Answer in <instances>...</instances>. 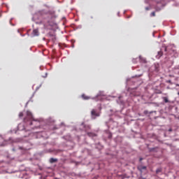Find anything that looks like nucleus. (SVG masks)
Here are the masks:
<instances>
[{
  "label": "nucleus",
  "mask_w": 179,
  "mask_h": 179,
  "mask_svg": "<svg viewBox=\"0 0 179 179\" xmlns=\"http://www.w3.org/2000/svg\"><path fill=\"white\" fill-rule=\"evenodd\" d=\"M149 152H155L156 150V148H148Z\"/></svg>",
  "instance_id": "f8f14e48"
},
{
  "label": "nucleus",
  "mask_w": 179,
  "mask_h": 179,
  "mask_svg": "<svg viewBox=\"0 0 179 179\" xmlns=\"http://www.w3.org/2000/svg\"><path fill=\"white\" fill-rule=\"evenodd\" d=\"M0 146H5V144H0Z\"/></svg>",
  "instance_id": "cd10ccee"
},
{
  "label": "nucleus",
  "mask_w": 179,
  "mask_h": 179,
  "mask_svg": "<svg viewBox=\"0 0 179 179\" xmlns=\"http://www.w3.org/2000/svg\"><path fill=\"white\" fill-rule=\"evenodd\" d=\"M157 10H160V9H157Z\"/></svg>",
  "instance_id": "79ce46f5"
},
{
  "label": "nucleus",
  "mask_w": 179,
  "mask_h": 179,
  "mask_svg": "<svg viewBox=\"0 0 179 179\" xmlns=\"http://www.w3.org/2000/svg\"><path fill=\"white\" fill-rule=\"evenodd\" d=\"M103 96H104V92H99L95 96V99H98V100H101V97H103Z\"/></svg>",
  "instance_id": "7ed1b4c3"
},
{
  "label": "nucleus",
  "mask_w": 179,
  "mask_h": 179,
  "mask_svg": "<svg viewBox=\"0 0 179 179\" xmlns=\"http://www.w3.org/2000/svg\"><path fill=\"white\" fill-rule=\"evenodd\" d=\"M99 147H96L98 149H101V146L100 145V144H99Z\"/></svg>",
  "instance_id": "5701e85b"
},
{
  "label": "nucleus",
  "mask_w": 179,
  "mask_h": 179,
  "mask_svg": "<svg viewBox=\"0 0 179 179\" xmlns=\"http://www.w3.org/2000/svg\"><path fill=\"white\" fill-rule=\"evenodd\" d=\"M153 113H156V111H150L149 112V114H153Z\"/></svg>",
  "instance_id": "4be33fe9"
},
{
  "label": "nucleus",
  "mask_w": 179,
  "mask_h": 179,
  "mask_svg": "<svg viewBox=\"0 0 179 179\" xmlns=\"http://www.w3.org/2000/svg\"><path fill=\"white\" fill-rule=\"evenodd\" d=\"M81 127H83V128H84L85 131H88V129H90V125H86L84 123L81 124Z\"/></svg>",
  "instance_id": "39448f33"
},
{
  "label": "nucleus",
  "mask_w": 179,
  "mask_h": 179,
  "mask_svg": "<svg viewBox=\"0 0 179 179\" xmlns=\"http://www.w3.org/2000/svg\"><path fill=\"white\" fill-rule=\"evenodd\" d=\"M117 103H120V101H117Z\"/></svg>",
  "instance_id": "37998d69"
},
{
  "label": "nucleus",
  "mask_w": 179,
  "mask_h": 179,
  "mask_svg": "<svg viewBox=\"0 0 179 179\" xmlns=\"http://www.w3.org/2000/svg\"><path fill=\"white\" fill-rule=\"evenodd\" d=\"M29 101H28V102H27L26 106H27V104H29Z\"/></svg>",
  "instance_id": "72a5a7b5"
},
{
  "label": "nucleus",
  "mask_w": 179,
  "mask_h": 179,
  "mask_svg": "<svg viewBox=\"0 0 179 179\" xmlns=\"http://www.w3.org/2000/svg\"><path fill=\"white\" fill-rule=\"evenodd\" d=\"M127 82H129V79H127Z\"/></svg>",
  "instance_id": "58836bf2"
},
{
  "label": "nucleus",
  "mask_w": 179,
  "mask_h": 179,
  "mask_svg": "<svg viewBox=\"0 0 179 179\" xmlns=\"http://www.w3.org/2000/svg\"><path fill=\"white\" fill-rule=\"evenodd\" d=\"M168 83H171V80H168Z\"/></svg>",
  "instance_id": "a878e982"
},
{
  "label": "nucleus",
  "mask_w": 179,
  "mask_h": 179,
  "mask_svg": "<svg viewBox=\"0 0 179 179\" xmlns=\"http://www.w3.org/2000/svg\"><path fill=\"white\" fill-rule=\"evenodd\" d=\"M144 114H149V111H148V110H144Z\"/></svg>",
  "instance_id": "aec40b11"
},
{
  "label": "nucleus",
  "mask_w": 179,
  "mask_h": 179,
  "mask_svg": "<svg viewBox=\"0 0 179 179\" xmlns=\"http://www.w3.org/2000/svg\"><path fill=\"white\" fill-rule=\"evenodd\" d=\"M155 12H152V13H151V16H155Z\"/></svg>",
  "instance_id": "412c9836"
},
{
  "label": "nucleus",
  "mask_w": 179,
  "mask_h": 179,
  "mask_svg": "<svg viewBox=\"0 0 179 179\" xmlns=\"http://www.w3.org/2000/svg\"><path fill=\"white\" fill-rule=\"evenodd\" d=\"M19 149H20L21 150H29L30 149V148L27 147V146H26V143H24V144L23 145V146L19 147Z\"/></svg>",
  "instance_id": "423d86ee"
},
{
  "label": "nucleus",
  "mask_w": 179,
  "mask_h": 179,
  "mask_svg": "<svg viewBox=\"0 0 179 179\" xmlns=\"http://www.w3.org/2000/svg\"><path fill=\"white\" fill-rule=\"evenodd\" d=\"M47 75H48V73H45V76H43V78H45V77L47 76Z\"/></svg>",
  "instance_id": "2f4dec72"
},
{
  "label": "nucleus",
  "mask_w": 179,
  "mask_h": 179,
  "mask_svg": "<svg viewBox=\"0 0 179 179\" xmlns=\"http://www.w3.org/2000/svg\"><path fill=\"white\" fill-rule=\"evenodd\" d=\"M119 100H121V96H119Z\"/></svg>",
  "instance_id": "c9c22d12"
},
{
  "label": "nucleus",
  "mask_w": 179,
  "mask_h": 179,
  "mask_svg": "<svg viewBox=\"0 0 179 179\" xmlns=\"http://www.w3.org/2000/svg\"><path fill=\"white\" fill-rule=\"evenodd\" d=\"M143 160V158H140V162H142Z\"/></svg>",
  "instance_id": "c756f323"
},
{
  "label": "nucleus",
  "mask_w": 179,
  "mask_h": 179,
  "mask_svg": "<svg viewBox=\"0 0 179 179\" xmlns=\"http://www.w3.org/2000/svg\"><path fill=\"white\" fill-rule=\"evenodd\" d=\"M149 9H150L149 7L145 8V10H149Z\"/></svg>",
  "instance_id": "393cba45"
},
{
  "label": "nucleus",
  "mask_w": 179,
  "mask_h": 179,
  "mask_svg": "<svg viewBox=\"0 0 179 179\" xmlns=\"http://www.w3.org/2000/svg\"><path fill=\"white\" fill-rule=\"evenodd\" d=\"M0 139H2V137H1V136H0Z\"/></svg>",
  "instance_id": "a19ab883"
},
{
  "label": "nucleus",
  "mask_w": 179,
  "mask_h": 179,
  "mask_svg": "<svg viewBox=\"0 0 179 179\" xmlns=\"http://www.w3.org/2000/svg\"><path fill=\"white\" fill-rule=\"evenodd\" d=\"M50 163L52 164V163H57L58 162V159L57 158H50L49 159Z\"/></svg>",
  "instance_id": "6e6552de"
},
{
  "label": "nucleus",
  "mask_w": 179,
  "mask_h": 179,
  "mask_svg": "<svg viewBox=\"0 0 179 179\" xmlns=\"http://www.w3.org/2000/svg\"><path fill=\"white\" fill-rule=\"evenodd\" d=\"M88 136H90V138H94L96 136H97V134H94V133H92V132H88L87 133Z\"/></svg>",
  "instance_id": "1a4fd4ad"
},
{
  "label": "nucleus",
  "mask_w": 179,
  "mask_h": 179,
  "mask_svg": "<svg viewBox=\"0 0 179 179\" xmlns=\"http://www.w3.org/2000/svg\"><path fill=\"white\" fill-rule=\"evenodd\" d=\"M28 121H31L29 125H37L35 126V128H38V127H40V122L34 120L33 114L29 110L27 111V117L24 118V122H28Z\"/></svg>",
  "instance_id": "f257e3e1"
},
{
  "label": "nucleus",
  "mask_w": 179,
  "mask_h": 179,
  "mask_svg": "<svg viewBox=\"0 0 179 179\" xmlns=\"http://www.w3.org/2000/svg\"><path fill=\"white\" fill-rule=\"evenodd\" d=\"M141 76H142V74H140V75H136V78H141Z\"/></svg>",
  "instance_id": "6ab92c4d"
},
{
  "label": "nucleus",
  "mask_w": 179,
  "mask_h": 179,
  "mask_svg": "<svg viewBox=\"0 0 179 179\" xmlns=\"http://www.w3.org/2000/svg\"><path fill=\"white\" fill-rule=\"evenodd\" d=\"M134 64H136V62H135V59H133Z\"/></svg>",
  "instance_id": "bb28decb"
},
{
  "label": "nucleus",
  "mask_w": 179,
  "mask_h": 179,
  "mask_svg": "<svg viewBox=\"0 0 179 179\" xmlns=\"http://www.w3.org/2000/svg\"><path fill=\"white\" fill-rule=\"evenodd\" d=\"M117 15H118V16H120V12H119V13H117Z\"/></svg>",
  "instance_id": "f704fd0d"
},
{
  "label": "nucleus",
  "mask_w": 179,
  "mask_h": 179,
  "mask_svg": "<svg viewBox=\"0 0 179 179\" xmlns=\"http://www.w3.org/2000/svg\"><path fill=\"white\" fill-rule=\"evenodd\" d=\"M48 22H50V19H48V20H47Z\"/></svg>",
  "instance_id": "4c0bfd02"
},
{
  "label": "nucleus",
  "mask_w": 179,
  "mask_h": 179,
  "mask_svg": "<svg viewBox=\"0 0 179 179\" xmlns=\"http://www.w3.org/2000/svg\"><path fill=\"white\" fill-rule=\"evenodd\" d=\"M164 50H165V51H167V48H165Z\"/></svg>",
  "instance_id": "473e14b6"
},
{
  "label": "nucleus",
  "mask_w": 179,
  "mask_h": 179,
  "mask_svg": "<svg viewBox=\"0 0 179 179\" xmlns=\"http://www.w3.org/2000/svg\"><path fill=\"white\" fill-rule=\"evenodd\" d=\"M36 17H37V14H35L34 15V17H33V20H34V19H36Z\"/></svg>",
  "instance_id": "a211bd4d"
},
{
  "label": "nucleus",
  "mask_w": 179,
  "mask_h": 179,
  "mask_svg": "<svg viewBox=\"0 0 179 179\" xmlns=\"http://www.w3.org/2000/svg\"><path fill=\"white\" fill-rule=\"evenodd\" d=\"M55 179H58V178H55Z\"/></svg>",
  "instance_id": "c03bdc74"
},
{
  "label": "nucleus",
  "mask_w": 179,
  "mask_h": 179,
  "mask_svg": "<svg viewBox=\"0 0 179 179\" xmlns=\"http://www.w3.org/2000/svg\"><path fill=\"white\" fill-rule=\"evenodd\" d=\"M20 127H22V124H18V127H17L18 129L20 131H23V129H24V127H23L22 129H20Z\"/></svg>",
  "instance_id": "2eb2a0df"
},
{
  "label": "nucleus",
  "mask_w": 179,
  "mask_h": 179,
  "mask_svg": "<svg viewBox=\"0 0 179 179\" xmlns=\"http://www.w3.org/2000/svg\"><path fill=\"white\" fill-rule=\"evenodd\" d=\"M40 89V87H36V90H38Z\"/></svg>",
  "instance_id": "7c9ffc66"
},
{
  "label": "nucleus",
  "mask_w": 179,
  "mask_h": 179,
  "mask_svg": "<svg viewBox=\"0 0 179 179\" xmlns=\"http://www.w3.org/2000/svg\"><path fill=\"white\" fill-rule=\"evenodd\" d=\"M169 132H171V131H173V129H169Z\"/></svg>",
  "instance_id": "c85d7f7f"
},
{
  "label": "nucleus",
  "mask_w": 179,
  "mask_h": 179,
  "mask_svg": "<svg viewBox=\"0 0 179 179\" xmlns=\"http://www.w3.org/2000/svg\"><path fill=\"white\" fill-rule=\"evenodd\" d=\"M159 173H162V168H158L156 170V174H159Z\"/></svg>",
  "instance_id": "ddd939ff"
},
{
  "label": "nucleus",
  "mask_w": 179,
  "mask_h": 179,
  "mask_svg": "<svg viewBox=\"0 0 179 179\" xmlns=\"http://www.w3.org/2000/svg\"><path fill=\"white\" fill-rule=\"evenodd\" d=\"M82 97L84 100H89V96H86L85 94H83Z\"/></svg>",
  "instance_id": "4468645a"
},
{
  "label": "nucleus",
  "mask_w": 179,
  "mask_h": 179,
  "mask_svg": "<svg viewBox=\"0 0 179 179\" xmlns=\"http://www.w3.org/2000/svg\"><path fill=\"white\" fill-rule=\"evenodd\" d=\"M13 151L15 152V148H13Z\"/></svg>",
  "instance_id": "e433bc0d"
},
{
  "label": "nucleus",
  "mask_w": 179,
  "mask_h": 179,
  "mask_svg": "<svg viewBox=\"0 0 179 179\" xmlns=\"http://www.w3.org/2000/svg\"><path fill=\"white\" fill-rule=\"evenodd\" d=\"M139 61L143 64H146V59L142 57V56H139Z\"/></svg>",
  "instance_id": "9d476101"
},
{
  "label": "nucleus",
  "mask_w": 179,
  "mask_h": 179,
  "mask_svg": "<svg viewBox=\"0 0 179 179\" xmlns=\"http://www.w3.org/2000/svg\"><path fill=\"white\" fill-rule=\"evenodd\" d=\"M19 117L20 118H22V117H23V113L20 112L19 114Z\"/></svg>",
  "instance_id": "dca6fc26"
},
{
  "label": "nucleus",
  "mask_w": 179,
  "mask_h": 179,
  "mask_svg": "<svg viewBox=\"0 0 179 179\" xmlns=\"http://www.w3.org/2000/svg\"><path fill=\"white\" fill-rule=\"evenodd\" d=\"M31 36H32V37H36L37 36H40V33L38 32V29H34L32 33H31Z\"/></svg>",
  "instance_id": "20e7f679"
},
{
  "label": "nucleus",
  "mask_w": 179,
  "mask_h": 179,
  "mask_svg": "<svg viewBox=\"0 0 179 179\" xmlns=\"http://www.w3.org/2000/svg\"><path fill=\"white\" fill-rule=\"evenodd\" d=\"M120 104H124V101H120Z\"/></svg>",
  "instance_id": "b1692460"
},
{
  "label": "nucleus",
  "mask_w": 179,
  "mask_h": 179,
  "mask_svg": "<svg viewBox=\"0 0 179 179\" xmlns=\"http://www.w3.org/2000/svg\"><path fill=\"white\" fill-rule=\"evenodd\" d=\"M162 99L164 100V103H169L170 101H169V98L167 96L162 97Z\"/></svg>",
  "instance_id": "9b49d317"
},
{
  "label": "nucleus",
  "mask_w": 179,
  "mask_h": 179,
  "mask_svg": "<svg viewBox=\"0 0 179 179\" xmlns=\"http://www.w3.org/2000/svg\"><path fill=\"white\" fill-rule=\"evenodd\" d=\"M141 179H146V178H141Z\"/></svg>",
  "instance_id": "ea45409f"
},
{
  "label": "nucleus",
  "mask_w": 179,
  "mask_h": 179,
  "mask_svg": "<svg viewBox=\"0 0 179 179\" xmlns=\"http://www.w3.org/2000/svg\"><path fill=\"white\" fill-rule=\"evenodd\" d=\"M101 113L97 110V109H92L91 110V117L92 120H96L97 117H100Z\"/></svg>",
  "instance_id": "f03ea898"
},
{
  "label": "nucleus",
  "mask_w": 179,
  "mask_h": 179,
  "mask_svg": "<svg viewBox=\"0 0 179 179\" xmlns=\"http://www.w3.org/2000/svg\"><path fill=\"white\" fill-rule=\"evenodd\" d=\"M163 56V52L159 51L156 55L157 59H159Z\"/></svg>",
  "instance_id": "0eeeda50"
},
{
  "label": "nucleus",
  "mask_w": 179,
  "mask_h": 179,
  "mask_svg": "<svg viewBox=\"0 0 179 179\" xmlns=\"http://www.w3.org/2000/svg\"><path fill=\"white\" fill-rule=\"evenodd\" d=\"M141 170H146V166H141Z\"/></svg>",
  "instance_id": "f3484780"
}]
</instances>
